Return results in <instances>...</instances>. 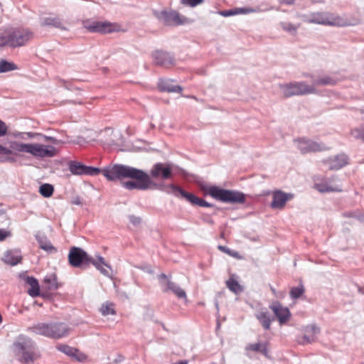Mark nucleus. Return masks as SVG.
<instances>
[{
    "instance_id": "23",
    "label": "nucleus",
    "mask_w": 364,
    "mask_h": 364,
    "mask_svg": "<svg viewBox=\"0 0 364 364\" xmlns=\"http://www.w3.org/2000/svg\"><path fill=\"white\" fill-rule=\"evenodd\" d=\"M90 264L95 266V267L99 270L102 274L108 277L111 276L108 269L112 272V267L109 264L106 263L104 257L102 256H98L97 259L92 258Z\"/></svg>"
},
{
    "instance_id": "52",
    "label": "nucleus",
    "mask_w": 364,
    "mask_h": 364,
    "mask_svg": "<svg viewBox=\"0 0 364 364\" xmlns=\"http://www.w3.org/2000/svg\"><path fill=\"white\" fill-rule=\"evenodd\" d=\"M129 220L134 225H138L141 223V218L134 215H129Z\"/></svg>"
},
{
    "instance_id": "10",
    "label": "nucleus",
    "mask_w": 364,
    "mask_h": 364,
    "mask_svg": "<svg viewBox=\"0 0 364 364\" xmlns=\"http://www.w3.org/2000/svg\"><path fill=\"white\" fill-rule=\"evenodd\" d=\"M84 27L91 33H110L119 30L117 25L108 21H85Z\"/></svg>"
},
{
    "instance_id": "62",
    "label": "nucleus",
    "mask_w": 364,
    "mask_h": 364,
    "mask_svg": "<svg viewBox=\"0 0 364 364\" xmlns=\"http://www.w3.org/2000/svg\"><path fill=\"white\" fill-rule=\"evenodd\" d=\"M2 321H3V319H2V316H1V315L0 314V324L1 323Z\"/></svg>"
},
{
    "instance_id": "31",
    "label": "nucleus",
    "mask_w": 364,
    "mask_h": 364,
    "mask_svg": "<svg viewBox=\"0 0 364 364\" xmlns=\"http://www.w3.org/2000/svg\"><path fill=\"white\" fill-rule=\"evenodd\" d=\"M69 170L74 175H85V165L76 161L69 162Z\"/></svg>"
},
{
    "instance_id": "45",
    "label": "nucleus",
    "mask_w": 364,
    "mask_h": 364,
    "mask_svg": "<svg viewBox=\"0 0 364 364\" xmlns=\"http://www.w3.org/2000/svg\"><path fill=\"white\" fill-rule=\"evenodd\" d=\"M281 26L283 30H284L291 34L296 33L297 28H298V27L296 26L295 25L290 23H287V22L282 23Z\"/></svg>"
},
{
    "instance_id": "56",
    "label": "nucleus",
    "mask_w": 364,
    "mask_h": 364,
    "mask_svg": "<svg viewBox=\"0 0 364 364\" xmlns=\"http://www.w3.org/2000/svg\"><path fill=\"white\" fill-rule=\"evenodd\" d=\"M261 353H262L266 357H268V350H267V345L266 343L262 344V346L261 348V350L259 351Z\"/></svg>"
},
{
    "instance_id": "33",
    "label": "nucleus",
    "mask_w": 364,
    "mask_h": 364,
    "mask_svg": "<svg viewBox=\"0 0 364 364\" xmlns=\"http://www.w3.org/2000/svg\"><path fill=\"white\" fill-rule=\"evenodd\" d=\"M21 353L22 357L20 359V362L24 364L32 363L38 358L36 350H26Z\"/></svg>"
},
{
    "instance_id": "36",
    "label": "nucleus",
    "mask_w": 364,
    "mask_h": 364,
    "mask_svg": "<svg viewBox=\"0 0 364 364\" xmlns=\"http://www.w3.org/2000/svg\"><path fill=\"white\" fill-rule=\"evenodd\" d=\"M316 189L321 192V193H325V192H336V191H341V189L338 187H333L332 186H330L327 183H316Z\"/></svg>"
},
{
    "instance_id": "20",
    "label": "nucleus",
    "mask_w": 364,
    "mask_h": 364,
    "mask_svg": "<svg viewBox=\"0 0 364 364\" xmlns=\"http://www.w3.org/2000/svg\"><path fill=\"white\" fill-rule=\"evenodd\" d=\"M154 61L156 65L168 66L174 64V58L169 53L158 50L153 54Z\"/></svg>"
},
{
    "instance_id": "17",
    "label": "nucleus",
    "mask_w": 364,
    "mask_h": 364,
    "mask_svg": "<svg viewBox=\"0 0 364 364\" xmlns=\"http://www.w3.org/2000/svg\"><path fill=\"white\" fill-rule=\"evenodd\" d=\"M269 308L274 312L280 324L285 323L291 316L289 309L283 306L279 301L272 303Z\"/></svg>"
},
{
    "instance_id": "12",
    "label": "nucleus",
    "mask_w": 364,
    "mask_h": 364,
    "mask_svg": "<svg viewBox=\"0 0 364 364\" xmlns=\"http://www.w3.org/2000/svg\"><path fill=\"white\" fill-rule=\"evenodd\" d=\"M146 173L150 177L151 181H152L151 177L154 178H161L162 180L168 179L172 176L171 164L156 163L151 169L150 175H149L147 173ZM153 184V182H151L150 186H151ZM150 188L151 187H149L148 189Z\"/></svg>"
},
{
    "instance_id": "51",
    "label": "nucleus",
    "mask_w": 364,
    "mask_h": 364,
    "mask_svg": "<svg viewBox=\"0 0 364 364\" xmlns=\"http://www.w3.org/2000/svg\"><path fill=\"white\" fill-rule=\"evenodd\" d=\"M201 220H202L204 223H207V224H208V225H214V220H213L211 218V217H210L209 215H208V214H203V215H201Z\"/></svg>"
},
{
    "instance_id": "47",
    "label": "nucleus",
    "mask_w": 364,
    "mask_h": 364,
    "mask_svg": "<svg viewBox=\"0 0 364 364\" xmlns=\"http://www.w3.org/2000/svg\"><path fill=\"white\" fill-rule=\"evenodd\" d=\"M262 346V344H261L260 343H250L246 346V350H252L254 352H259Z\"/></svg>"
},
{
    "instance_id": "24",
    "label": "nucleus",
    "mask_w": 364,
    "mask_h": 364,
    "mask_svg": "<svg viewBox=\"0 0 364 364\" xmlns=\"http://www.w3.org/2000/svg\"><path fill=\"white\" fill-rule=\"evenodd\" d=\"M36 240H37L39 247L48 254H54L57 252V248L55 247L48 237L43 234L36 235Z\"/></svg>"
},
{
    "instance_id": "42",
    "label": "nucleus",
    "mask_w": 364,
    "mask_h": 364,
    "mask_svg": "<svg viewBox=\"0 0 364 364\" xmlns=\"http://www.w3.org/2000/svg\"><path fill=\"white\" fill-rule=\"evenodd\" d=\"M304 331L316 338V336L320 333V328L316 324H311L305 327Z\"/></svg>"
},
{
    "instance_id": "22",
    "label": "nucleus",
    "mask_w": 364,
    "mask_h": 364,
    "mask_svg": "<svg viewBox=\"0 0 364 364\" xmlns=\"http://www.w3.org/2000/svg\"><path fill=\"white\" fill-rule=\"evenodd\" d=\"M158 87L161 92H181L183 87L180 85H173V80L171 79H160L158 82Z\"/></svg>"
},
{
    "instance_id": "26",
    "label": "nucleus",
    "mask_w": 364,
    "mask_h": 364,
    "mask_svg": "<svg viewBox=\"0 0 364 364\" xmlns=\"http://www.w3.org/2000/svg\"><path fill=\"white\" fill-rule=\"evenodd\" d=\"M41 24L42 26H53L63 31L68 30L58 16L43 17L41 18Z\"/></svg>"
},
{
    "instance_id": "1",
    "label": "nucleus",
    "mask_w": 364,
    "mask_h": 364,
    "mask_svg": "<svg viewBox=\"0 0 364 364\" xmlns=\"http://www.w3.org/2000/svg\"><path fill=\"white\" fill-rule=\"evenodd\" d=\"M102 173L104 176L110 181L130 178L132 181H128L123 183V187L127 190L137 189L146 191L150 187L151 181L150 177L145 171L124 164H114L112 167H107L103 170L99 168L85 166V175L97 176Z\"/></svg>"
},
{
    "instance_id": "40",
    "label": "nucleus",
    "mask_w": 364,
    "mask_h": 364,
    "mask_svg": "<svg viewBox=\"0 0 364 364\" xmlns=\"http://www.w3.org/2000/svg\"><path fill=\"white\" fill-rule=\"evenodd\" d=\"M218 249L234 258H236L238 259H240L242 258L238 252L231 250L226 246L219 245Z\"/></svg>"
},
{
    "instance_id": "30",
    "label": "nucleus",
    "mask_w": 364,
    "mask_h": 364,
    "mask_svg": "<svg viewBox=\"0 0 364 364\" xmlns=\"http://www.w3.org/2000/svg\"><path fill=\"white\" fill-rule=\"evenodd\" d=\"M255 10L250 8H235L229 10L219 11V14L224 17H228L237 14H246L254 12Z\"/></svg>"
},
{
    "instance_id": "53",
    "label": "nucleus",
    "mask_w": 364,
    "mask_h": 364,
    "mask_svg": "<svg viewBox=\"0 0 364 364\" xmlns=\"http://www.w3.org/2000/svg\"><path fill=\"white\" fill-rule=\"evenodd\" d=\"M11 236L10 231L0 229V242L4 241L7 237Z\"/></svg>"
},
{
    "instance_id": "5",
    "label": "nucleus",
    "mask_w": 364,
    "mask_h": 364,
    "mask_svg": "<svg viewBox=\"0 0 364 364\" xmlns=\"http://www.w3.org/2000/svg\"><path fill=\"white\" fill-rule=\"evenodd\" d=\"M162 191L167 193H173L176 197H178L180 195L183 198H184L188 202L193 205H198L200 207H206V208H214L216 210H219V208L216 207L215 205L207 202L206 200L198 198L195 194L189 193L183 190L179 186H177L173 184H169L166 186H164L162 188Z\"/></svg>"
},
{
    "instance_id": "4",
    "label": "nucleus",
    "mask_w": 364,
    "mask_h": 364,
    "mask_svg": "<svg viewBox=\"0 0 364 364\" xmlns=\"http://www.w3.org/2000/svg\"><path fill=\"white\" fill-rule=\"evenodd\" d=\"M305 22L333 26H346L348 25L346 20L334 14L328 12L311 13L304 16Z\"/></svg>"
},
{
    "instance_id": "32",
    "label": "nucleus",
    "mask_w": 364,
    "mask_h": 364,
    "mask_svg": "<svg viewBox=\"0 0 364 364\" xmlns=\"http://www.w3.org/2000/svg\"><path fill=\"white\" fill-rule=\"evenodd\" d=\"M256 318L259 320L262 327L268 330L270 328L271 322L273 319H271L268 312L262 311L256 314Z\"/></svg>"
},
{
    "instance_id": "34",
    "label": "nucleus",
    "mask_w": 364,
    "mask_h": 364,
    "mask_svg": "<svg viewBox=\"0 0 364 364\" xmlns=\"http://www.w3.org/2000/svg\"><path fill=\"white\" fill-rule=\"evenodd\" d=\"M43 282L47 285L48 290H56L59 287V284L57 282V277L55 274L46 275L43 279Z\"/></svg>"
},
{
    "instance_id": "11",
    "label": "nucleus",
    "mask_w": 364,
    "mask_h": 364,
    "mask_svg": "<svg viewBox=\"0 0 364 364\" xmlns=\"http://www.w3.org/2000/svg\"><path fill=\"white\" fill-rule=\"evenodd\" d=\"M159 282L161 286L164 287V291H172L178 299H183L187 301L186 291L182 289L177 284L171 282L168 279L167 275L162 273L158 276Z\"/></svg>"
},
{
    "instance_id": "16",
    "label": "nucleus",
    "mask_w": 364,
    "mask_h": 364,
    "mask_svg": "<svg viewBox=\"0 0 364 364\" xmlns=\"http://www.w3.org/2000/svg\"><path fill=\"white\" fill-rule=\"evenodd\" d=\"M323 163L330 170H338L348 164V157L345 154H340L333 158L323 160Z\"/></svg>"
},
{
    "instance_id": "38",
    "label": "nucleus",
    "mask_w": 364,
    "mask_h": 364,
    "mask_svg": "<svg viewBox=\"0 0 364 364\" xmlns=\"http://www.w3.org/2000/svg\"><path fill=\"white\" fill-rule=\"evenodd\" d=\"M53 191V186L49 183H44L39 187V193L46 198L50 197Z\"/></svg>"
},
{
    "instance_id": "14",
    "label": "nucleus",
    "mask_w": 364,
    "mask_h": 364,
    "mask_svg": "<svg viewBox=\"0 0 364 364\" xmlns=\"http://www.w3.org/2000/svg\"><path fill=\"white\" fill-rule=\"evenodd\" d=\"M294 196L291 193H285L277 190L272 193V201L270 206L273 209L282 210L284 208L287 201L294 198Z\"/></svg>"
},
{
    "instance_id": "29",
    "label": "nucleus",
    "mask_w": 364,
    "mask_h": 364,
    "mask_svg": "<svg viewBox=\"0 0 364 364\" xmlns=\"http://www.w3.org/2000/svg\"><path fill=\"white\" fill-rule=\"evenodd\" d=\"M336 83V81L328 75L317 77H312L311 86H314L316 88V86L333 85Z\"/></svg>"
},
{
    "instance_id": "57",
    "label": "nucleus",
    "mask_w": 364,
    "mask_h": 364,
    "mask_svg": "<svg viewBox=\"0 0 364 364\" xmlns=\"http://www.w3.org/2000/svg\"><path fill=\"white\" fill-rule=\"evenodd\" d=\"M281 4L287 5H292L294 4L295 0H279Z\"/></svg>"
},
{
    "instance_id": "41",
    "label": "nucleus",
    "mask_w": 364,
    "mask_h": 364,
    "mask_svg": "<svg viewBox=\"0 0 364 364\" xmlns=\"http://www.w3.org/2000/svg\"><path fill=\"white\" fill-rule=\"evenodd\" d=\"M100 311L103 316H108L109 314H115V311L113 308V304H102L100 308Z\"/></svg>"
},
{
    "instance_id": "15",
    "label": "nucleus",
    "mask_w": 364,
    "mask_h": 364,
    "mask_svg": "<svg viewBox=\"0 0 364 364\" xmlns=\"http://www.w3.org/2000/svg\"><path fill=\"white\" fill-rule=\"evenodd\" d=\"M50 338L60 339L70 334V328L63 322H50Z\"/></svg>"
},
{
    "instance_id": "2",
    "label": "nucleus",
    "mask_w": 364,
    "mask_h": 364,
    "mask_svg": "<svg viewBox=\"0 0 364 364\" xmlns=\"http://www.w3.org/2000/svg\"><path fill=\"white\" fill-rule=\"evenodd\" d=\"M33 38V33L26 28L0 30V47H21L26 45Z\"/></svg>"
},
{
    "instance_id": "37",
    "label": "nucleus",
    "mask_w": 364,
    "mask_h": 364,
    "mask_svg": "<svg viewBox=\"0 0 364 364\" xmlns=\"http://www.w3.org/2000/svg\"><path fill=\"white\" fill-rule=\"evenodd\" d=\"M17 67L14 63L9 62L4 59L0 60V73L14 70Z\"/></svg>"
},
{
    "instance_id": "25",
    "label": "nucleus",
    "mask_w": 364,
    "mask_h": 364,
    "mask_svg": "<svg viewBox=\"0 0 364 364\" xmlns=\"http://www.w3.org/2000/svg\"><path fill=\"white\" fill-rule=\"evenodd\" d=\"M21 259L22 257L19 250H9L4 253L2 260L7 264L14 266L18 264Z\"/></svg>"
},
{
    "instance_id": "48",
    "label": "nucleus",
    "mask_w": 364,
    "mask_h": 364,
    "mask_svg": "<svg viewBox=\"0 0 364 364\" xmlns=\"http://www.w3.org/2000/svg\"><path fill=\"white\" fill-rule=\"evenodd\" d=\"M16 161V158L11 155H0V162L14 163Z\"/></svg>"
},
{
    "instance_id": "35",
    "label": "nucleus",
    "mask_w": 364,
    "mask_h": 364,
    "mask_svg": "<svg viewBox=\"0 0 364 364\" xmlns=\"http://www.w3.org/2000/svg\"><path fill=\"white\" fill-rule=\"evenodd\" d=\"M227 287L235 294H238L243 291L242 287L239 284L237 281L232 278H230L226 282Z\"/></svg>"
},
{
    "instance_id": "39",
    "label": "nucleus",
    "mask_w": 364,
    "mask_h": 364,
    "mask_svg": "<svg viewBox=\"0 0 364 364\" xmlns=\"http://www.w3.org/2000/svg\"><path fill=\"white\" fill-rule=\"evenodd\" d=\"M304 292V287L303 284H299L298 287H292L290 290V296L291 299H299Z\"/></svg>"
},
{
    "instance_id": "7",
    "label": "nucleus",
    "mask_w": 364,
    "mask_h": 364,
    "mask_svg": "<svg viewBox=\"0 0 364 364\" xmlns=\"http://www.w3.org/2000/svg\"><path fill=\"white\" fill-rule=\"evenodd\" d=\"M154 16L165 26H178L188 22V19L176 11L161 10L153 11Z\"/></svg>"
},
{
    "instance_id": "13",
    "label": "nucleus",
    "mask_w": 364,
    "mask_h": 364,
    "mask_svg": "<svg viewBox=\"0 0 364 364\" xmlns=\"http://www.w3.org/2000/svg\"><path fill=\"white\" fill-rule=\"evenodd\" d=\"M29 153L36 158H51L55 156L56 149L53 146L30 144Z\"/></svg>"
},
{
    "instance_id": "9",
    "label": "nucleus",
    "mask_w": 364,
    "mask_h": 364,
    "mask_svg": "<svg viewBox=\"0 0 364 364\" xmlns=\"http://www.w3.org/2000/svg\"><path fill=\"white\" fill-rule=\"evenodd\" d=\"M295 141H297V147L302 154L325 151L330 149V147L322 142L314 141L306 138L299 139Z\"/></svg>"
},
{
    "instance_id": "43",
    "label": "nucleus",
    "mask_w": 364,
    "mask_h": 364,
    "mask_svg": "<svg viewBox=\"0 0 364 364\" xmlns=\"http://www.w3.org/2000/svg\"><path fill=\"white\" fill-rule=\"evenodd\" d=\"M315 338L314 336L309 335L305 333V334L301 338H298L297 342L301 345H305L308 343H311L315 341Z\"/></svg>"
},
{
    "instance_id": "50",
    "label": "nucleus",
    "mask_w": 364,
    "mask_h": 364,
    "mask_svg": "<svg viewBox=\"0 0 364 364\" xmlns=\"http://www.w3.org/2000/svg\"><path fill=\"white\" fill-rule=\"evenodd\" d=\"M8 127L4 122L0 119V137L7 134Z\"/></svg>"
},
{
    "instance_id": "49",
    "label": "nucleus",
    "mask_w": 364,
    "mask_h": 364,
    "mask_svg": "<svg viewBox=\"0 0 364 364\" xmlns=\"http://www.w3.org/2000/svg\"><path fill=\"white\" fill-rule=\"evenodd\" d=\"M343 215L350 218H356L359 221L364 222V214L356 215L354 212L344 213Z\"/></svg>"
},
{
    "instance_id": "19",
    "label": "nucleus",
    "mask_w": 364,
    "mask_h": 364,
    "mask_svg": "<svg viewBox=\"0 0 364 364\" xmlns=\"http://www.w3.org/2000/svg\"><path fill=\"white\" fill-rule=\"evenodd\" d=\"M57 348L60 352L77 361L82 362L86 359L85 355L75 348L69 346L68 345L61 344L58 346Z\"/></svg>"
},
{
    "instance_id": "21",
    "label": "nucleus",
    "mask_w": 364,
    "mask_h": 364,
    "mask_svg": "<svg viewBox=\"0 0 364 364\" xmlns=\"http://www.w3.org/2000/svg\"><path fill=\"white\" fill-rule=\"evenodd\" d=\"M30 144H24L18 141H11L9 148L5 147L8 153H1V155H15L19 152L29 153Z\"/></svg>"
},
{
    "instance_id": "6",
    "label": "nucleus",
    "mask_w": 364,
    "mask_h": 364,
    "mask_svg": "<svg viewBox=\"0 0 364 364\" xmlns=\"http://www.w3.org/2000/svg\"><path fill=\"white\" fill-rule=\"evenodd\" d=\"M279 87L285 97L314 94L316 92V89L314 86L309 85L304 81L285 83L280 85Z\"/></svg>"
},
{
    "instance_id": "8",
    "label": "nucleus",
    "mask_w": 364,
    "mask_h": 364,
    "mask_svg": "<svg viewBox=\"0 0 364 364\" xmlns=\"http://www.w3.org/2000/svg\"><path fill=\"white\" fill-rule=\"evenodd\" d=\"M92 257L80 247H72L68 254L69 264L74 267H82L90 264Z\"/></svg>"
},
{
    "instance_id": "60",
    "label": "nucleus",
    "mask_w": 364,
    "mask_h": 364,
    "mask_svg": "<svg viewBox=\"0 0 364 364\" xmlns=\"http://www.w3.org/2000/svg\"><path fill=\"white\" fill-rule=\"evenodd\" d=\"M172 364H188V362L186 360H181L178 363H172Z\"/></svg>"
},
{
    "instance_id": "54",
    "label": "nucleus",
    "mask_w": 364,
    "mask_h": 364,
    "mask_svg": "<svg viewBox=\"0 0 364 364\" xmlns=\"http://www.w3.org/2000/svg\"><path fill=\"white\" fill-rule=\"evenodd\" d=\"M41 138H43L44 139V141L46 142H52L53 144H55L56 143V139L53 137V136H46V135H43V136H41Z\"/></svg>"
},
{
    "instance_id": "3",
    "label": "nucleus",
    "mask_w": 364,
    "mask_h": 364,
    "mask_svg": "<svg viewBox=\"0 0 364 364\" xmlns=\"http://www.w3.org/2000/svg\"><path fill=\"white\" fill-rule=\"evenodd\" d=\"M208 195L216 200L230 204H243L246 201V196L242 192L229 190L216 186L204 188Z\"/></svg>"
},
{
    "instance_id": "55",
    "label": "nucleus",
    "mask_w": 364,
    "mask_h": 364,
    "mask_svg": "<svg viewBox=\"0 0 364 364\" xmlns=\"http://www.w3.org/2000/svg\"><path fill=\"white\" fill-rule=\"evenodd\" d=\"M27 135V136L30 139L36 138V137H41V136H43L42 134L40 133H35V132H26L24 133Z\"/></svg>"
},
{
    "instance_id": "18",
    "label": "nucleus",
    "mask_w": 364,
    "mask_h": 364,
    "mask_svg": "<svg viewBox=\"0 0 364 364\" xmlns=\"http://www.w3.org/2000/svg\"><path fill=\"white\" fill-rule=\"evenodd\" d=\"M27 331L33 334L50 338V322H38L28 327Z\"/></svg>"
},
{
    "instance_id": "27",
    "label": "nucleus",
    "mask_w": 364,
    "mask_h": 364,
    "mask_svg": "<svg viewBox=\"0 0 364 364\" xmlns=\"http://www.w3.org/2000/svg\"><path fill=\"white\" fill-rule=\"evenodd\" d=\"M15 346L21 352L36 350L35 342L31 338L26 336L20 337L18 341L15 343Z\"/></svg>"
},
{
    "instance_id": "61",
    "label": "nucleus",
    "mask_w": 364,
    "mask_h": 364,
    "mask_svg": "<svg viewBox=\"0 0 364 364\" xmlns=\"http://www.w3.org/2000/svg\"><path fill=\"white\" fill-rule=\"evenodd\" d=\"M271 291L273 292L274 294H276V290L274 287H271Z\"/></svg>"
},
{
    "instance_id": "58",
    "label": "nucleus",
    "mask_w": 364,
    "mask_h": 364,
    "mask_svg": "<svg viewBox=\"0 0 364 364\" xmlns=\"http://www.w3.org/2000/svg\"><path fill=\"white\" fill-rule=\"evenodd\" d=\"M141 269H143L144 271L149 273V274H153L154 273V270L153 269L149 267V266H145V267H141Z\"/></svg>"
},
{
    "instance_id": "46",
    "label": "nucleus",
    "mask_w": 364,
    "mask_h": 364,
    "mask_svg": "<svg viewBox=\"0 0 364 364\" xmlns=\"http://www.w3.org/2000/svg\"><path fill=\"white\" fill-rule=\"evenodd\" d=\"M204 0H181V3L183 5L189 6L191 7H195L199 4L203 3Z\"/></svg>"
},
{
    "instance_id": "28",
    "label": "nucleus",
    "mask_w": 364,
    "mask_h": 364,
    "mask_svg": "<svg viewBox=\"0 0 364 364\" xmlns=\"http://www.w3.org/2000/svg\"><path fill=\"white\" fill-rule=\"evenodd\" d=\"M26 282L31 288L28 289V294L32 296L36 297L40 295V287L38 280L33 277H26Z\"/></svg>"
},
{
    "instance_id": "59",
    "label": "nucleus",
    "mask_w": 364,
    "mask_h": 364,
    "mask_svg": "<svg viewBox=\"0 0 364 364\" xmlns=\"http://www.w3.org/2000/svg\"><path fill=\"white\" fill-rule=\"evenodd\" d=\"M1 153H8V151L5 149V146L0 144V155H1Z\"/></svg>"
},
{
    "instance_id": "63",
    "label": "nucleus",
    "mask_w": 364,
    "mask_h": 364,
    "mask_svg": "<svg viewBox=\"0 0 364 364\" xmlns=\"http://www.w3.org/2000/svg\"><path fill=\"white\" fill-rule=\"evenodd\" d=\"M361 112L364 113V109H361Z\"/></svg>"
},
{
    "instance_id": "44",
    "label": "nucleus",
    "mask_w": 364,
    "mask_h": 364,
    "mask_svg": "<svg viewBox=\"0 0 364 364\" xmlns=\"http://www.w3.org/2000/svg\"><path fill=\"white\" fill-rule=\"evenodd\" d=\"M351 135L357 139L364 141V128H355L351 130Z\"/></svg>"
}]
</instances>
